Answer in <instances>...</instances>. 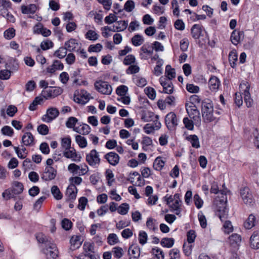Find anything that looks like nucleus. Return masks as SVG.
I'll use <instances>...</instances> for the list:
<instances>
[{
	"instance_id": "37998d69",
	"label": "nucleus",
	"mask_w": 259,
	"mask_h": 259,
	"mask_svg": "<svg viewBox=\"0 0 259 259\" xmlns=\"http://www.w3.org/2000/svg\"><path fill=\"white\" fill-rule=\"evenodd\" d=\"M75 141L78 144V146L81 148H85L87 146V141L86 139L80 135H78L75 136Z\"/></svg>"
},
{
	"instance_id": "20e7f679",
	"label": "nucleus",
	"mask_w": 259,
	"mask_h": 259,
	"mask_svg": "<svg viewBox=\"0 0 259 259\" xmlns=\"http://www.w3.org/2000/svg\"><path fill=\"white\" fill-rule=\"evenodd\" d=\"M68 170L73 175L81 176L86 175L89 172V169L85 163L77 165L73 163L68 165Z\"/></svg>"
},
{
	"instance_id": "aec40b11",
	"label": "nucleus",
	"mask_w": 259,
	"mask_h": 259,
	"mask_svg": "<svg viewBox=\"0 0 259 259\" xmlns=\"http://www.w3.org/2000/svg\"><path fill=\"white\" fill-rule=\"evenodd\" d=\"M257 223L256 217L253 214L249 215L247 219L244 223V226L247 229H250L254 227Z\"/></svg>"
},
{
	"instance_id": "de8ad7c7",
	"label": "nucleus",
	"mask_w": 259,
	"mask_h": 259,
	"mask_svg": "<svg viewBox=\"0 0 259 259\" xmlns=\"http://www.w3.org/2000/svg\"><path fill=\"white\" fill-rule=\"evenodd\" d=\"M14 149L19 158L24 159L26 157L27 152H26V148L22 146V148H20L18 147H14Z\"/></svg>"
},
{
	"instance_id": "052dcab7",
	"label": "nucleus",
	"mask_w": 259,
	"mask_h": 259,
	"mask_svg": "<svg viewBox=\"0 0 259 259\" xmlns=\"http://www.w3.org/2000/svg\"><path fill=\"white\" fill-rule=\"evenodd\" d=\"M147 234L144 231H141L140 232L139 235V241L141 244H145L147 241Z\"/></svg>"
},
{
	"instance_id": "f03ea898",
	"label": "nucleus",
	"mask_w": 259,
	"mask_h": 259,
	"mask_svg": "<svg viewBox=\"0 0 259 259\" xmlns=\"http://www.w3.org/2000/svg\"><path fill=\"white\" fill-rule=\"evenodd\" d=\"M217 112L214 113L212 102L206 99L202 103V116L205 122H210L217 119Z\"/></svg>"
},
{
	"instance_id": "c756f323",
	"label": "nucleus",
	"mask_w": 259,
	"mask_h": 259,
	"mask_svg": "<svg viewBox=\"0 0 259 259\" xmlns=\"http://www.w3.org/2000/svg\"><path fill=\"white\" fill-rule=\"evenodd\" d=\"M230 244L232 246H236L240 243L241 241V237L237 234H233L229 237Z\"/></svg>"
},
{
	"instance_id": "393cba45",
	"label": "nucleus",
	"mask_w": 259,
	"mask_h": 259,
	"mask_svg": "<svg viewBox=\"0 0 259 259\" xmlns=\"http://www.w3.org/2000/svg\"><path fill=\"white\" fill-rule=\"evenodd\" d=\"M220 85L219 79L215 76L211 77L208 81L209 89L212 91L215 92L218 89Z\"/></svg>"
},
{
	"instance_id": "9b49d317",
	"label": "nucleus",
	"mask_w": 259,
	"mask_h": 259,
	"mask_svg": "<svg viewBox=\"0 0 259 259\" xmlns=\"http://www.w3.org/2000/svg\"><path fill=\"white\" fill-rule=\"evenodd\" d=\"M85 160L88 164L92 166L99 164L100 162L99 153L96 150H91L90 153L87 155Z\"/></svg>"
},
{
	"instance_id": "680f3d73",
	"label": "nucleus",
	"mask_w": 259,
	"mask_h": 259,
	"mask_svg": "<svg viewBox=\"0 0 259 259\" xmlns=\"http://www.w3.org/2000/svg\"><path fill=\"white\" fill-rule=\"evenodd\" d=\"M5 37L9 39L13 38L15 35V30L11 28L5 31L4 33Z\"/></svg>"
},
{
	"instance_id": "4be33fe9",
	"label": "nucleus",
	"mask_w": 259,
	"mask_h": 259,
	"mask_svg": "<svg viewBox=\"0 0 259 259\" xmlns=\"http://www.w3.org/2000/svg\"><path fill=\"white\" fill-rule=\"evenodd\" d=\"M186 109L191 118L194 120H196V118H199V112L194 104H192L189 107L187 106Z\"/></svg>"
},
{
	"instance_id": "603ef678",
	"label": "nucleus",
	"mask_w": 259,
	"mask_h": 259,
	"mask_svg": "<svg viewBox=\"0 0 259 259\" xmlns=\"http://www.w3.org/2000/svg\"><path fill=\"white\" fill-rule=\"evenodd\" d=\"M85 37L90 40H96L98 38V35L95 31L90 30L85 34Z\"/></svg>"
},
{
	"instance_id": "4468645a",
	"label": "nucleus",
	"mask_w": 259,
	"mask_h": 259,
	"mask_svg": "<svg viewBox=\"0 0 259 259\" xmlns=\"http://www.w3.org/2000/svg\"><path fill=\"white\" fill-rule=\"evenodd\" d=\"M57 171L52 166H47L43 172L41 178L45 181H51L55 179Z\"/></svg>"
},
{
	"instance_id": "c85d7f7f",
	"label": "nucleus",
	"mask_w": 259,
	"mask_h": 259,
	"mask_svg": "<svg viewBox=\"0 0 259 259\" xmlns=\"http://www.w3.org/2000/svg\"><path fill=\"white\" fill-rule=\"evenodd\" d=\"M22 141L26 146H30L33 144L34 138L31 133L27 132L22 136Z\"/></svg>"
},
{
	"instance_id": "7c9ffc66",
	"label": "nucleus",
	"mask_w": 259,
	"mask_h": 259,
	"mask_svg": "<svg viewBox=\"0 0 259 259\" xmlns=\"http://www.w3.org/2000/svg\"><path fill=\"white\" fill-rule=\"evenodd\" d=\"M36 10V6L34 4H31L27 6L24 5L21 6V11L23 14H33Z\"/></svg>"
},
{
	"instance_id": "412c9836",
	"label": "nucleus",
	"mask_w": 259,
	"mask_h": 259,
	"mask_svg": "<svg viewBox=\"0 0 259 259\" xmlns=\"http://www.w3.org/2000/svg\"><path fill=\"white\" fill-rule=\"evenodd\" d=\"M243 37L244 33L243 31H239L235 30L231 34V40L234 45H237Z\"/></svg>"
},
{
	"instance_id": "0e129e2a",
	"label": "nucleus",
	"mask_w": 259,
	"mask_h": 259,
	"mask_svg": "<svg viewBox=\"0 0 259 259\" xmlns=\"http://www.w3.org/2000/svg\"><path fill=\"white\" fill-rule=\"evenodd\" d=\"M2 133L3 135L8 136H12L14 132L13 130L9 126H5L2 128Z\"/></svg>"
},
{
	"instance_id": "f8f14e48",
	"label": "nucleus",
	"mask_w": 259,
	"mask_h": 259,
	"mask_svg": "<svg viewBox=\"0 0 259 259\" xmlns=\"http://www.w3.org/2000/svg\"><path fill=\"white\" fill-rule=\"evenodd\" d=\"M159 81L163 87L162 92L168 94H171L173 93L174 86L171 80L167 79L166 77L161 76L159 79Z\"/></svg>"
},
{
	"instance_id": "a878e982",
	"label": "nucleus",
	"mask_w": 259,
	"mask_h": 259,
	"mask_svg": "<svg viewBox=\"0 0 259 259\" xmlns=\"http://www.w3.org/2000/svg\"><path fill=\"white\" fill-rule=\"evenodd\" d=\"M91 128L87 124H82L79 127L74 128L73 131L83 135H88L90 132Z\"/></svg>"
},
{
	"instance_id": "c9c22d12",
	"label": "nucleus",
	"mask_w": 259,
	"mask_h": 259,
	"mask_svg": "<svg viewBox=\"0 0 259 259\" xmlns=\"http://www.w3.org/2000/svg\"><path fill=\"white\" fill-rule=\"evenodd\" d=\"M176 77V72L175 69L172 68L169 65L165 67V77L170 80Z\"/></svg>"
},
{
	"instance_id": "f3484780",
	"label": "nucleus",
	"mask_w": 259,
	"mask_h": 259,
	"mask_svg": "<svg viewBox=\"0 0 259 259\" xmlns=\"http://www.w3.org/2000/svg\"><path fill=\"white\" fill-rule=\"evenodd\" d=\"M81 44H79L77 40L74 38H71L64 44V48L69 52L75 51L76 49L80 48Z\"/></svg>"
},
{
	"instance_id": "4c0bfd02",
	"label": "nucleus",
	"mask_w": 259,
	"mask_h": 259,
	"mask_svg": "<svg viewBox=\"0 0 259 259\" xmlns=\"http://www.w3.org/2000/svg\"><path fill=\"white\" fill-rule=\"evenodd\" d=\"M12 190V193H14L15 195L20 194L23 190V184L20 182H15Z\"/></svg>"
},
{
	"instance_id": "b1692460",
	"label": "nucleus",
	"mask_w": 259,
	"mask_h": 259,
	"mask_svg": "<svg viewBox=\"0 0 259 259\" xmlns=\"http://www.w3.org/2000/svg\"><path fill=\"white\" fill-rule=\"evenodd\" d=\"M128 25V22L126 21L121 20L117 21L115 25H113V28L115 29L113 30V32H120L124 31L126 29Z\"/></svg>"
},
{
	"instance_id": "bf43d9fd",
	"label": "nucleus",
	"mask_w": 259,
	"mask_h": 259,
	"mask_svg": "<svg viewBox=\"0 0 259 259\" xmlns=\"http://www.w3.org/2000/svg\"><path fill=\"white\" fill-rule=\"evenodd\" d=\"M71 139L70 138H64L62 139L61 145L65 149L67 150L70 149Z\"/></svg>"
},
{
	"instance_id": "3c124183",
	"label": "nucleus",
	"mask_w": 259,
	"mask_h": 259,
	"mask_svg": "<svg viewBox=\"0 0 259 259\" xmlns=\"http://www.w3.org/2000/svg\"><path fill=\"white\" fill-rule=\"evenodd\" d=\"M67 55V50L64 47H61L55 52L54 55L59 58L62 59Z\"/></svg>"
},
{
	"instance_id": "72a5a7b5",
	"label": "nucleus",
	"mask_w": 259,
	"mask_h": 259,
	"mask_svg": "<svg viewBox=\"0 0 259 259\" xmlns=\"http://www.w3.org/2000/svg\"><path fill=\"white\" fill-rule=\"evenodd\" d=\"M152 53V50H149L145 46H143L140 49V55L142 59H147L148 56L151 55Z\"/></svg>"
},
{
	"instance_id": "6ab92c4d",
	"label": "nucleus",
	"mask_w": 259,
	"mask_h": 259,
	"mask_svg": "<svg viewBox=\"0 0 259 259\" xmlns=\"http://www.w3.org/2000/svg\"><path fill=\"white\" fill-rule=\"evenodd\" d=\"M105 157L108 162L112 165L115 166L119 163V156L115 152H109L105 155Z\"/></svg>"
},
{
	"instance_id": "2eb2a0df",
	"label": "nucleus",
	"mask_w": 259,
	"mask_h": 259,
	"mask_svg": "<svg viewBox=\"0 0 259 259\" xmlns=\"http://www.w3.org/2000/svg\"><path fill=\"white\" fill-rule=\"evenodd\" d=\"M62 91L60 88L49 89L42 92L41 96L44 99L54 98L61 94Z\"/></svg>"
},
{
	"instance_id": "7ed1b4c3",
	"label": "nucleus",
	"mask_w": 259,
	"mask_h": 259,
	"mask_svg": "<svg viewBox=\"0 0 259 259\" xmlns=\"http://www.w3.org/2000/svg\"><path fill=\"white\" fill-rule=\"evenodd\" d=\"M214 204L217 206V215L222 221H225L228 216L226 198L223 197V199L220 200L219 198H216Z\"/></svg>"
},
{
	"instance_id": "0eeeda50",
	"label": "nucleus",
	"mask_w": 259,
	"mask_h": 259,
	"mask_svg": "<svg viewBox=\"0 0 259 259\" xmlns=\"http://www.w3.org/2000/svg\"><path fill=\"white\" fill-rule=\"evenodd\" d=\"M247 140L254 144L259 150V130L256 127L251 128L246 134Z\"/></svg>"
},
{
	"instance_id": "a19ab883",
	"label": "nucleus",
	"mask_w": 259,
	"mask_h": 259,
	"mask_svg": "<svg viewBox=\"0 0 259 259\" xmlns=\"http://www.w3.org/2000/svg\"><path fill=\"white\" fill-rule=\"evenodd\" d=\"M106 178L107 181V183L109 186H111L113 183L115 181L114 178V174L111 169H107L105 171Z\"/></svg>"
},
{
	"instance_id": "2f4dec72",
	"label": "nucleus",
	"mask_w": 259,
	"mask_h": 259,
	"mask_svg": "<svg viewBox=\"0 0 259 259\" xmlns=\"http://www.w3.org/2000/svg\"><path fill=\"white\" fill-rule=\"evenodd\" d=\"M44 101V97L42 96L36 97L33 102L30 104L29 109L31 111H34L36 109V107L38 104H40Z\"/></svg>"
},
{
	"instance_id": "8fccbe9b",
	"label": "nucleus",
	"mask_w": 259,
	"mask_h": 259,
	"mask_svg": "<svg viewBox=\"0 0 259 259\" xmlns=\"http://www.w3.org/2000/svg\"><path fill=\"white\" fill-rule=\"evenodd\" d=\"M152 253L154 255L157 259H164V254L163 252L157 247L152 249Z\"/></svg>"
},
{
	"instance_id": "c03bdc74",
	"label": "nucleus",
	"mask_w": 259,
	"mask_h": 259,
	"mask_svg": "<svg viewBox=\"0 0 259 259\" xmlns=\"http://www.w3.org/2000/svg\"><path fill=\"white\" fill-rule=\"evenodd\" d=\"M174 244V239L170 238H164L161 241V245L164 247L170 248Z\"/></svg>"
},
{
	"instance_id": "69168bd1",
	"label": "nucleus",
	"mask_w": 259,
	"mask_h": 259,
	"mask_svg": "<svg viewBox=\"0 0 259 259\" xmlns=\"http://www.w3.org/2000/svg\"><path fill=\"white\" fill-rule=\"evenodd\" d=\"M38 133L42 135H46L49 133V128L46 124H42L37 127Z\"/></svg>"
},
{
	"instance_id": "5701e85b",
	"label": "nucleus",
	"mask_w": 259,
	"mask_h": 259,
	"mask_svg": "<svg viewBox=\"0 0 259 259\" xmlns=\"http://www.w3.org/2000/svg\"><path fill=\"white\" fill-rule=\"evenodd\" d=\"M174 201L170 204V207L174 210L176 211V214L178 215L180 211L179 210L181 206V200L180 199V195L179 194H176L174 196Z\"/></svg>"
},
{
	"instance_id": "39448f33",
	"label": "nucleus",
	"mask_w": 259,
	"mask_h": 259,
	"mask_svg": "<svg viewBox=\"0 0 259 259\" xmlns=\"http://www.w3.org/2000/svg\"><path fill=\"white\" fill-rule=\"evenodd\" d=\"M240 196L243 203L247 206H253L255 203L252 194L247 187H244L240 190Z\"/></svg>"
},
{
	"instance_id": "bb28decb",
	"label": "nucleus",
	"mask_w": 259,
	"mask_h": 259,
	"mask_svg": "<svg viewBox=\"0 0 259 259\" xmlns=\"http://www.w3.org/2000/svg\"><path fill=\"white\" fill-rule=\"evenodd\" d=\"M202 30L201 26L198 24L194 25L191 28V33L193 37L195 39L199 38L202 35Z\"/></svg>"
},
{
	"instance_id": "a211bd4d",
	"label": "nucleus",
	"mask_w": 259,
	"mask_h": 259,
	"mask_svg": "<svg viewBox=\"0 0 259 259\" xmlns=\"http://www.w3.org/2000/svg\"><path fill=\"white\" fill-rule=\"evenodd\" d=\"M250 247L253 249H259V232L254 231L250 237Z\"/></svg>"
},
{
	"instance_id": "ea45409f",
	"label": "nucleus",
	"mask_w": 259,
	"mask_h": 259,
	"mask_svg": "<svg viewBox=\"0 0 259 259\" xmlns=\"http://www.w3.org/2000/svg\"><path fill=\"white\" fill-rule=\"evenodd\" d=\"M144 39L142 36L136 34L132 38V44L135 46H139L143 44Z\"/></svg>"
},
{
	"instance_id": "4d7b16f0",
	"label": "nucleus",
	"mask_w": 259,
	"mask_h": 259,
	"mask_svg": "<svg viewBox=\"0 0 259 259\" xmlns=\"http://www.w3.org/2000/svg\"><path fill=\"white\" fill-rule=\"evenodd\" d=\"M53 46V43L52 41L50 40H46L45 41H43L41 42L40 44V47L41 49L43 50H48L51 48H52Z\"/></svg>"
},
{
	"instance_id": "6e6552de",
	"label": "nucleus",
	"mask_w": 259,
	"mask_h": 259,
	"mask_svg": "<svg viewBox=\"0 0 259 259\" xmlns=\"http://www.w3.org/2000/svg\"><path fill=\"white\" fill-rule=\"evenodd\" d=\"M90 95L85 91H76L74 94V101L79 104L84 105L90 100Z\"/></svg>"
},
{
	"instance_id": "a18cd8bd",
	"label": "nucleus",
	"mask_w": 259,
	"mask_h": 259,
	"mask_svg": "<svg viewBox=\"0 0 259 259\" xmlns=\"http://www.w3.org/2000/svg\"><path fill=\"white\" fill-rule=\"evenodd\" d=\"M238 56L235 51H231L229 55V60L232 67L234 68L236 66V62L237 61Z\"/></svg>"
},
{
	"instance_id": "864d4df0",
	"label": "nucleus",
	"mask_w": 259,
	"mask_h": 259,
	"mask_svg": "<svg viewBox=\"0 0 259 259\" xmlns=\"http://www.w3.org/2000/svg\"><path fill=\"white\" fill-rule=\"evenodd\" d=\"M223 228L224 232L227 234H229L233 231V226L229 221H226L223 225Z\"/></svg>"
},
{
	"instance_id": "6e6d98bb",
	"label": "nucleus",
	"mask_w": 259,
	"mask_h": 259,
	"mask_svg": "<svg viewBox=\"0 0 259 259\" xmlns=\"http://www.w3.org/2000/svg\"><path fill=\"white\" fill-rule=\"evenodd\" d=\"M129 209L128 204L127 203H122L118 208V212L121 214H125L127 213Z\"/></svg>"
},
{
	"instance_id": "49530a36",
	"label": "nucleus",
	"mask_w": 259,
	"mask_h": 259,
	"mask_svg": "<svg viewBox=\"0 0 259 259\" xmlns=\"http://www.w3.org/2000/svg\"><path fill=\"white\" fill-rule=\"evenodd\" d=\"M70 241L71 248H72L73 249H75V248L79 247L81 245L79 238L78 236L72 237Z\"/></svg>"
},
{
	"instance_id": "13d9d810",
	"label": "nucleus",
	"mask_w": 259,
	"mask_h": 259,
	"mask_svg": "<svg viewBox=\"0 0 259 259\" xmlns=\"http://www.w3.org/2000/svg\"><path fill=\"white\" fill-rule=\"evenodd\" d=\"M128 88L125 85H120L116 89V93L120 97L122 96H125L127 92Z\"/></svg>"
},
{
	"instance_id": "e2e57ef3",
	"label": "nucleus",
	"mask_w": 259,
	"mask_h": 259,
	"mask_svg": "<svg viewBox=\"0 0 259 259\" xmlns=\"http://www.w3.org/2000/svg\"><path fill=\"white\" fill-rule=\"evenodd\" d=\"M117 20V17L113 14H110L108 16L105 18V22L108 24H111L116 22Z\"/></svg>"
},
{
	"instance_id": "79ce46f5",
	"label": "nucleus",
	"mask_w": 259,
	"mask_h": 259,
	"mask_svg": "<svg viewBox=\"0 0 259 259\" xmlns=\"http://www.w3.org/2000/svg\"><path fill=\"white\" fill-rule=\"evenodd\" d=\"M163 60L162 59H159L156 63V65L154 68L153 73L156 76L160 75L162 73L161 66L163 65Z\"/></svg>"
},
{
	"instance_id": "423d86ee",
	"label": "nucleus",
	"mask_w": 259,
	"mask_h": 259,
	"mask_svg": "<svg viewBox=\"0 0 259 259\" xmlns=\"http://www.w3.org/2000/svg\"><path fill=\"white\" fill-rule=\"evenodd\" d=\"M95 87L99 92L104 95H110L112 91V87L109 83L101 80L95 82Z\"/></svg>"
},
{
	"instance_id": "774afa93",
	"label": "nucleus",
	"mask_w": 259,
	"mask_h": 259,
	"mask_svg": "<svg viewBox=\"0 0 259 259\" xmlns=\"http://www.w3.org/2000/svg\"><path fill=\"white\" fill-rule=\"evenodd\" d=\"M108 242L110 245H114L118 242V237L115 234H110L108 237Z\"/></svg>"
},
{
	"instance_id": "f257e3e1",
	"label": "nucleus",
	"mask_w": 259,
	"mask_h": 259,
	"mask_svg": "<svg viewBox=\"0 0 259 259\" xmlns=\"http://www.w3.org/2000/svg\"><path fill=\"white\" fill-rule=\"evenodd\" d=\"M250 84L246 81H242L239 86L240 93L235 94V103L239 107L243 104V100L241 94L244 95V102L247 107H250L253 104V100L251 98L249 93Z\"/></svg>"
},
{
	"instance_id": "ddd939ff",
	"label": "nucleus",
	"mask_w": 259,
	"mask_h": 259,
	"mask_svg": "<svg viewBox=\"0 0 259 259\" xmlns=\"http://www.w3.org/2000/svg\"><path fill=\"white\" fill-rule=\"evenodd\" d=\"M165 122L167 128L173 130L178 124L176 115L174 112L169 113L165 116Z\"/></svg>"
},
{
	"instance_id": "cd10ccee",
	"label": "nucleus",
	"mask_w": 259,
	"mask_h": 259,
	"mask_svg": "<svg viewBox=\"0 0 259 259\" xmlns=\"http://www.w3.org/2000/svg\"><path fill=\"white\" fill-rule=\"evenodd\" d=\"M77 189L73 185L68 186L66 190V195L70 200H74L76 198Z\"/></svg>"
},
{
	"instance_id": "9d476101",
	"label": "nucleus",
	"mask_w": 259,
	"mask_h": 259,
	"mask_svg": "<svg viewBox=\"0 0 259 259\" xmlns=\"http://www.w3.org/2000/svg\"><path fill=\"white\" fill-rule=\"evenodd\" d=\"M59 114V110L55 107H51L47 109L46 114L44 115L41 120L47 123L51 122L57 118Z\"/></svg>"
},
{
	"instance_id": "1a4fd4ad",
	"label": "nucleus",
	"mask_w": 259,
	"mask_h": 259,
	"mask_svg": "<svg viewBox=\"0 0 259 259\" xmlns=\"http://www.w3.org/2000/svg\"><path fill=\"white\" fill-rule=\"evenodd\" d=\"M44 252L46 254L47 259H57L58 255V250L55 244L49 242L45 248L44 249Z\"/></svg>"
},
{
	"instance_id": "dca6fc26",
	"label": "nucleus",
	"mask_w": 259,
	"mask_h": 259,
	"mask_svg": "<svg viewBox=\"0 0 259 259\" xmlns=\"http://www.w3.org/2000/svg\"><path fill=\"white\" fill-rule=\"evenodd\" d=\"M63 155L67 158L71 159L74 161H80L81 157L80 155L77 154L74 149L65 150L63 152Z\"/></svg>"
},
{
	"instance_id": "09e8293b",
	"label": "nucleus",
	"mask_w": 259,
	"mask_h": 259,
	"mask_svg": "<svg viewBox=\"0 0 259 259\" xmlns=\"http://www.w3.org/2000/svg\"><path fill=\"white\" fill-rule=\"evenodd\" d=\"M51 192L56 199L60 200L62 198V195L57 186H53L51 188Z\"/></svg>"
},
{
	"instance_id": "473e14b6",
	"label": "nucleus",
	"mask_w": 259,
	"mask_h": 259,
	"mask_svg": "<svg viewBox=\"0 0 259 259\" xmlns=\"http://www.w3.org/2000/svg\"><path fill=\"white\" fill-rule=\"evenodd\" d=\"M141 176L138 172L135 171L131 174L130 180L134 185L139 186L141 184L140 181H141Z\"/></svg>"
},
{
	"instance_id": "e433bc0d",
	"label": "nucleus",
	"mask_w": 259,
	"mask_h": 259,
	"mask_svg": "<svg viewBox=\"0 0 259 259\" xmlns=\"http://www.w3.org/2000/svg\"><path fill=\"white\" fill-rule=\"evenodd\" d=\"M187 139L190 141L193 147L198 148L200 147L199 139L196 135H190L187 137Z\"/></svg>"
},
{
	"instance_id": "338daca9",
	"label": "nucleus",
	"mask_w": 259,
	"mask_h": 259,
	"mask_svg": "<svg viewBox=\"0 0 259 259\" xmlns=\"http://www.w3.org/2000/svg\"><path fill=\"white\" fill-rule=\"evenodd\" d=\"M135 8V4L134 2L132 0L127 1L124 6V10L128 12H130L133 11V10Z\"/></svg>"
},
{
	"instance_id": "f704fd0d",
	"label": "nucleus",
	"mask_w": 259,
	"mask_h": 259,
	"mask_svg": "<svg viewBox=\"0 0 259 259\" xmlns=\"http://www.w3.org/2000/svg\"><path fill=\"white\" fill-rule=\"evenodd\" d=\"M165 161L160 157H157L153 162V167L157 170H160L163 167Z\"/></svg>"
},
{
	"instance_id": "58836bf2",
	"label": "nucleus",
	"mask_w": 259,
	"mask_h": 259,
	"mask_svg": "<svg viewBox=\"0 0 259 259\" xmlns=\"http://www.w3.org/2000/svg\"><path fill=\"white\" fill-rule=\"evenodd\" d=\"M128 254L133 258H138L140 254V248L137 246H131L130 247L128 250Z\"/></svg>"
},
{
	"instance_id": "5fc2aeb1",
	"label": "nucleus",
	"mask_w": 259,
	"mask_h": 259,
	"mask_svg": "<svg viewBox=\"0 0 259 259\" xmlns=\"http://www.w3.org/2000/svg\"><path fill=\"white\" fill-rule=\"evenodd\" d=\"M77 121L78 120L76 118L74 117H70L68 119L66 123V125L68 128H73V129H74V128H75V125Z\"/></svg>"
}]
</instances>
